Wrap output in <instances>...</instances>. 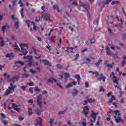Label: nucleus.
Masks as SVG:
<instances>
[{"label": "nucleus", "instance_id": "obj_1", "mask_svg": "<svg viewBox=\"0 0 126 126\" xmlns=\"http://www.w3.org/2000/svg\"><path fill=\"white\" fill-rule=\"evenodd\" d=\"M113 113H115L116 115V116H114L116 123H119L120 122L124 123V120L122 119V117H120V116H121L120 110H115V111L114 110H111L109 111L108 114H113Z\"/></svg>", "mask_w": 126, "mask_h": 126}, {"label": "nucleus", "instance_id": "obj_2", "mask_svg": "<svg viewBox=\"0 0 126 126\" xmlns=\"http://www.w3.org/2000/svg\"><path fill=\"white\" fill-rule=\"evenodd\" d=\"M89 73H93V74H95V77L97 78V80L98 81H101V80H103V82L106 81V77L103 76V74H100L98 72H93L92 71H89Z\"/></svg>", "mask_w": 126, "mask_h": 126}, {"label": "nucleus", "instance_id": "obj_3", "mask_svg": "<svg viewBox=\"0 0 126 126\" xmlns=\"http://www.w3.org/2000/svg\"><path fill=\"white\" fill-rule=\"evenodd\" d=\"M15 88H16V85H14L12 83L10 84V86L8 87L5 92L4 93V96H7L10 92H14L15 91Z\"/></svg>", "mask_w": 126, "mask_h": 126}, {"label": "nucleus", "instance_id": "obj_4", "mask_svg": "<svg viewBox=\"0 0 126 126\" xmlns=\"http://www.w3.org/2000/svg\"><path fill=\"white\" fill-rule=\"evenodd\" d=\"M21 47H22V52L23 54H20L19 56L27 55L28 52L27 51V50L25 49V48L27 49H29V45H28V44H22L21 45Z\"/></svg>", "mask_w": 126, "mask_h": 126}, {"label": "nucleus", "instance_id": "obj_5", "mask_svg": "<svg viewBox=\"0 0 126 126\" xmlns=\"http://www.w3.org/2000/svg\"><path fill=\"white\" fill-rule=\"evenodd\" d=\"M42 99H43V97L42 96V94H38L36 95V101L37 105H38L39 107L42 108L43 107V102H42Z\"/></svg>", "mask_w": 126, "mask_h": 126}, {"label": "nucleus", "instance_id": "obj_6", "mask_svg": "<svg viewBox=\"0 0 126 126\" xmlns=\"http://www.w3.org/2000/svg\"><path fill=\"white\" fill-rule=\"evenodd\" d=\"M26 23L28 26V27H33V30L34 31H36V30H38V27L36 26L35 23H33V22H31L30 21H26Z\"/></svg>", "mask_w": 126, "mask_h": 126}, {"label": "nucleus", "instance_id": "obj_7", "mask_svg": "<svg viewBox=\"0 0 126 126\" xmlns=\"http://www.w3.org/2000/svg\"><path fill=\"white\" fill-rule=\"evenodd\" d=\"M26 23L28 26V27H33V30L34 31H36V30H38V27L36 26L35 23H33V22H31L30 21H26Z\"/></svg>", "mask_w": 126, "mask_h": 126}, {"label": "nucleus", "instance_id": "obj_8", "mask_svg": "<svg viewBox=\"0 0 126 126\" xmlns=\"http://www.w3.org/2000/svg\"><path fill=\"white\" fill-rule=\"evenodd\" d=\"M89 6V5L85 3H82L80 4V6L78 7V9L80 10L81 9L82 7L83 8H84V9H83V11H85L87 10V8Z\"/></svg>", "mask_w": 126, "mask_h": 126}, {"label": "nucleus", "instance_id": "obj_9", "mask_svg": "<svg viewBox=\"0 0 126 126\" xmlns=\"http://www.w3.org/2000/svg\"><path fill=\"white\" fill-rule=\"evenodd\" d=\"M89 110H90V108H89V107H88L87 106H86L84 108V114L86 118H89L88 117V113H89Z\"/></svg>", "mask_w": 126, "mask_h": 126}, {"label": "nucleus", "instance_id": "obj_10", "mask_svg": "<svg viewBox=\"0 0 126 126\" xmlns=\"http://www.w3.org/2000/svg\"><path fill=\"white\" fill-rule=\"evenodd\" d=\"M98 114L99 113H95L93 110L92 111V114L91 115V118L93 119V121H94V122H95V121L96 120V119L97 118V115H98Z\"/></svg>", "mask_w": 126, "mask_h": 126}, {"label": "nucleus", "instance_id": "obj_11", "mask_svg": "<svg viewBox=\"0 0 126 126\" xmlns=\"http://www.w3.org/2000/svg\"><path fill=\"white\" fill-rule=\"evenodd\" d=\"M24 65V63L22 61H17L15 62V65L16 67H20Z\"/></svg>", "mask_w": 126, "mask_h": 126}, {"label": "nucleus", "instance_id": "obj_12", "mask_svg": "<svg viewBox=\"0 0 126 126\" xmlns=\"http://www.w3.org/2000/svg\"><path fill=\"white\" fill-rule=\"evenodd\" d=\"M87 100H84V102H85V103H84L83 104L84 106H85V105H86V104H87L88 103V102L89 103H93V102H95L96 101L94 99H88V97H87Z\"/></svg>", "mask_w": 126, "mask_h": 126}, {"label": "nucleus", "instance_id": "obj_13", "mask_svg": "<svg viewBox=\"0 0 126 126\" xmlns=\"http://www.w3.org/2000/svg\"><path fill=\"white\" fill-rule=\"evenodd\" d=\"M76 85V82H72L71 83H70L68 84L66 86H65V87L66 88H69L70 87H72V86Z\"/></svg>", "mask_w": 126, "mask_h": 126}, {"label": "nucleus", "instance_id": "obj_14", "mask_svg": "<svg viewBox=\"0 0 126 126\" xmlns=\"http://www.w3.org/2000/svg\"><path fill=\"white\" fill-rule=\"evenodd\" d=\"M35 122L37 124V125H38L39 126H42L41 125V124H42V119H41V117H38L35 120Z\"/></svg>", "mask_w": 126, "mask_h": 126}, {"label": "nucleus", "instance_id": "obj_15", "mask_svg": "<svg viewBox=\"0 0 126 126\" xmlns=\"http://www.w3.org/2000/svg\"><path fill=\"white\" fill-rule=\"evenodd\" d=\"M13 108L15 109L17 112H20V108H19V106L15 104V103H13V106L12 107V109Z\"/></svg>", "mask_w": 126, "mask_h": 126}, {"label": "nucleus", "instance_id": "obj_16", "mask_svg": "<svg viewBox=\"0 0 126 126\" xmlns=\"http://www.w3.org/2000/svg\"><path fill=\"white\" fill-rule=\"evenodd\" d=\"M8 29H9V26H7V25L4 26L2 28V32L3 33H4V32H5V31H7V30H8Z\"/></svg>", "mask_w": 126, "mask_h": 126}, {"label": "nucleus", "instance_id": "obj_17", "mask_svg": "<svg viewBox=\"0 0 126 126\" xmlns=\"http://www.w3.org/2000/svg\"><path fill=\"white\" fill-rule=\"evenodd\" d=\"M36 71H34L33 69H31L30 71L32 72V73H36V72H39V71H40V68H39V67H36Z\"/></svg>", "mask_w": 126, "mask_h": 126}, {"label": "nucleus", "instance_id": "obj_18", "mask_svg": "<svg viewBox=\"0 0 126 126\" xmlns=\"http://www.w3.org/2000/svg\"><path fill=\"white\" fill-rule=\"evenodd\" d=\"M44 18L45 19L46 21H51L50 19V15L47 14L44 16Z\"/></svg>", "mask_w": 126, "mask_h": 126}, {"label": "nucleus", "instance_id": "obj_19", "mask_svg": "<svg viewBox=\"0 0 126 126\" xmlns=\"http://www.w3.org/2000/svg\"><path fill=\"white\" fill-rule=\"evenodd\" d=\"M10 80L12 81V82L14 83V82H15L16 81H18V76H16L14 77H13L12 78H11Z\"/></svg>", "mask_w": 126, "mask_h": 126}, {"label": "nucleus", "instance_id": "obj_20", "mask_svg": "<svg viewBox=\"0 0 126 126\" xmlns=\"http://www.w3.org/2000/svg\"><path fill=\"white\" fill-rule=\"evenodd\" d=\"M120 79H119V78L117 77H114L113 78V82L114 83H116V84H119V80Z\"/></svg>", "mask_w": 126, "mask_h": 126}, {"label": "nucleus", "instance_id": "obj_21", "mask_svg": "<svg viewBox=\"0 0 126 126\" xmlns=\"http://www.w3.org/2000/svg\"><path fill=\"white\" fill-rule=\"evenodd\" d=\"M115 88H117L119 90V91H120V95H119V98H121V96H122V89H121V87L118 85H116L115 86Z\"/></svg>", "mask_w": 126, "mask_h": 126}, {"label": "nucleus", "instance_id": "obj_22", "mask_svg": "<svg viewBox=\"0 0 126 126\" xmlns=\"http://www.w3.org/2000/svg\"><path fill=\"white\" fill-rule=\"evenodd\" d=\"M77 93H78V91L76 89H74L72 92V96H76Z\"/></svg>", "mask_w": 126, "mask_h": 126}, {"label": "nucleus", "instance_id": "obj_23", "mask_svg": "<svg viewBox=\"0 0 126 126\" xmlns=\"http://www.w3.org/2000/svg\"><path fill=\"white\" fill-rule=\"evenodd\" d=\"M28 115L29 116H32L33 115V109L31 107L29 108Z\"/></svg>", "mask_w": 126, "mask_h": 126}, {"label": "nucleus", "instance_id": "obj_24", "mask_svg": "<svg viewBox=\"0 0 126 126\" xmlns=\"http://www.w3.org/2000/svg\"><path fill=\"white\" fill-rule=\"evenodd\" d=\"M106 53L108 56H112V55H113L112 51H111L109 47H107Z\"/></svg>", "mask_w": 126, "mask_h": 126}, {"label": "nucleus", "instance_id": "obj_25", "mask_svg": "<svg viewBox=\"0 0 126 126\" xmlns=\"http://www.w3.org/2000/svg\"><path fill=\"white\" fill-rule=\"evenodd\" d=\"M42 62L45 65H48V66H51V63L49 62H48V61L42 60Z\"/></svg>", "mask_w": 126, "mask_h": 126}, {"label": "nucleus", "instance_id": "obj_26", "mask_svg": "<svg viewBox=\"0 0 126 126\" xmlns=\"http://www.w3.org/2000/svg\"><path fill=\"white\" fill-rule=\"evenodd\" d=\"M73 50H74V48L73 47H68L67 48V50H66V52H70V53H73V51H72Z\"/></svg>", "mask_w": 126, "mask_h": 126}, {"label": "nucleus", "instance_id": "obj_27", "mask_svg": "<svg viewBox=\"0 0 126 126\" xmlns=\"http://www.w3.org/2000/svg\"><path fill=\"white\" fill-rule=\"evenodd\" d=\"M48 82H50L51 83H54V82H57V80L53 78H50L48 80Z\"/></svg>", "mask_w": 126, "mask_h": 126}, {"label": "nucleus", "instance_id": "obj_28", "mask_svg": "<svg viewBox=\"0 0 126 126\" xmlns=\"http://www.w3.org/2000/svg\"><path fill=\"white\" fill-rule=\"evenodd\" d=\"M14 48L16 52H20V49L16 44L14 46Z\"/></svg>", "mask_w": 126, "mask_h": 126}, {"label": "nucleus", "instance_id": "obj_29", "mask_svg": "<svg viewBox=\"0 0 126 126\" xmlns=\"http://www.w3.org/2000/svg\"><path fill=\"white\" fill-rule=\"evenodd\" d=\"M32 56H25L24 59H27V60H28V62H29L30 61H31V60H32Z\"/></svg>", "mask_w": 126, "mask_h": 126}, {"label": "nucleus", "instance_id": "obj_30", "mask_svg": "<svg viewBox=\"0 0 126 126\" xmlns=\"http://www.w3.org/2000/svg\"><path fill=\"white\" fill-rule=\"evenodd\" d=\"M126 57L125 56L123 57V59L122 62H121V64H122V66H124V65H125V63H126V61H125V60H126Z\"/></svg>", "mask_w": 126, "mask_h": 126}, {"label": "nucleus", "instance_id": "obj_31", "mask_svg": "<svg viewBox=\"0 0 126 126\" xmlns=\"http://www.w3.org/2000/svg\"><path fill=\"white\" fill-rule=\"evenodd\" d=\"M101 62H102V60L99 59L97 62L95 63V66H97V67L99 66Z\"/></svg>", "mask_w": 126, "mask_h": 126}, {"label": "nucleus", "instance_id": "obj_32", "mask_svg": "<svg viewBox=\"0 0 126 126\" xmlns=\"http://www.w3.org/2000/svg\"><path fill=\"white\" fill-rule=\"evenodd\" d=\"M112 1V0H105L103 1V4H109L110 2Z\"/></svg>", "mask_w": 126, "mask_h": 126}, {"label": "nucleus", "instance_id": "obj_33", "mask_svg": "<svg viewBox=\"0 0 126 126\" xmlns=\"http://www.w3.org/2000/svg\"><path fill=\"white\" fill-rule=\"evenodd\" d=\"M12 57H13V53L8 54L6 55V58H9V59H11V58H12Z\"/></svg>", "mask_w": 126, "mask_h": 126}, {"label": "nucleus", "instance_id": "obj_34", "mask_svg": "<svg viewBox=\"0 0 126 126\" xmlns=\"http://www.w3.org/2000/svg\"><path fill=\"white\" fill-rule=\"evenodd\" d=\"M91 59H92V57L87 58L86 59V63H90V61H91Z\"/></svg>", "mask_w": 126, "mask_h": 126}, {"label": "nucleus", "instance_id": "obj_35", "mask_svg": "<svg viewBox=\"0 0 126 126\" xmlns=\"http://www.w3.org/2000/svg\"><path fill=\"white\" fill-rule=\"evenodd\" d=\"M111 4L114 5V4H120V2L119 1H112L111 2Z\"/></svg>", "mask_w": 126, "mask_h": 126}, {"label": "nucleus", "instance_id": "obj_36", "mask_svg": "<svg viewBox=\"0 0 126 126\" xmlns=\"http://www.w3.org/2000/svg\"><path fill=\"white\" fill-rule=\"evenodd\" d=\"M21 14L22 18H24V9L23 8L21 9Z\"/></svg>", "mask_w": 126, "mask_h": 126}, {"label": "nucleus", "instance_id": "obj_37", "mask_svg": "<svg viewBox=\"0 0 126 126\" xmlns=\"http://www.w3.org/2000/svg\"><path fill=\"white\" fill-rule=\"evenodd\" d=\"M16 22L15 24V28L16 29H17L18 28V26H19V21L15 22Z\"/></svg>", "mask_w": 126, "mask_h": 126}, {"label": "nucleus", "instance_id": "obj_38", "mask_svg": "<svg viewBox=\"0 0 126 126\" xmlns=\"http://www.w3.org/2000/svg\"><path fill=\"white\" fill-rule=\"evenodd\" d=\"M53 9H57L58 12H60V10H59V6H58V5H54L53 6Z\"/></svg>", "mask_w": 126, "mask_h": 126}, {"label": "nucleus", "instance_id": "obj_39", "mask_svg": "<svg viewBox=\"0 0 126 126\" xmlns=\"http://www.w3.org/2000/svg\"><path fill=\"white\" fill-rule=\"evenodd\" d=\"M55 39H56V36H52L50 39V41L53 43H55Z\"/></svg>", "mask_w": 126, "mask_h": 126}, {"label": "nucleus", "instance_id": "obj_40", "mask_svg": "<svg viewBox=\"0 0 126 126\" xmlns=\"http://www.w3.org/2000/svg\"><path fill=\"white\" fill-rule=\"evenodd\" d=\"M107 67H109L110 68H112L113 66H114V63H112L111 64H108L106 65Z\"/></svg>", "mask_w": 126, "mask_h": 126}, {"label": "nucleus", "instance_id": "obj_41", "mask_svg": "<svg viewBox=\"0 0 126 126\" xmlns=\"http://www.w3.org/2000/svg\"><path fill=\"white\" fill-rule=\"evenodd\" d=\"M95 121L94 120H92V119H91L90 122H89L90 126H93V123H94Z\"/></svg>", "mask_w": 126, "mask_h": 126}, {"label": "nucleus", "instance_id": "obj_42", "mask_svg": "<svg viewBox=\"0 0 126 126\" xmlns=\"http://www.w3.org/2000/svg\"><path fill=\"white\" fill-rule=\"evenodd\" d=\"M53 122H54V119H50L48 122V124H49L50 126H53Z\"/></svg>", "mask_w": 126, "mask_h": 126}, {"label": "nucleus", "instance_id": "obj_43", "mask_svg": "<svg viewBox=\"0 0 126 126\" xmlns=\"http://www.w3.org/2000/svg\"><path fill=\"white\" fill-rule=\"evenodd\" d=\"M0 116L2 120H3V119H5V118H6L5 115L3 114V113H1Z\"/></svg>", "mask_w": 126, "mask_h": 126}, {"label": "nucleus", "instance_id": "obj_44", "mask_svg": "<svg viewBox=\"0 0 126 126\" xmlns=\"http://www.w3.org/2000/svg\"><path fill=\"white\" fill-rule=\"evenodd\" d=\"M75 78L78 79V82H79V81H80V76L79 75H76L75 77Z\"/></svg>", "mask_w": 126, "mask_h": 126}, {"label": "nucleus", "instance_id": "obj_45", "mask_svg": "<svg viewBox=\"0 0 126 126\" xmlns=\"http://www.w3.org/2000/svg\"><path fill=\"white\" fill-rule=\"evenodd\" d=\"M0 46L1 47H3V46H4V42H3V40L0 41Z\"/></svg>", "mask_w": 126, "mask_h": 126}, {"label": "nucleus", "instance_id": "obj_46", "mask_svg": "<svg viewBox=\"0 0 126 126\" xmlns=\"http://www.w3.org/2000/svg\"><path fill=\"white\" fill-rule=\"evenodd\" d=\"M91 44H94L95 43V39L92 38L91 39H90Z\"/></svg>", "mask_w": 126, "mask_h": 126}, {"label": "nucleus", "instance_id": "obj_47", "mask_svg": "<svg viewBox=\"0 0 126 126\" xmlns=\"http://www.w3.org/2000/svg\"><path fill=\"white\" fill-rule=\"evenodd\" d=\"M12 18L13 19V20H14L15 22L18 21V19H16L15 16H12Z\"/></svg>", "mask_w": 126, "mask_h": 126}, {"label": "nucleus", "instance_id": "obj_48", "mask_svg": "<svg viewBox=\"0 0 126 126\" xmlns=\"http://www.w3.org/2000/svg\"><path fill=\"white\" fill-rule=\"evenodd\" d=\"M86 121V119H84V122H82V126H86V123H85Z\"/></svg>", "mask_w": 126, "mask_h": 126}, {"label": "nucleus", "instance_id": "obj_49", "mask_svg": "<svg viewBox=\"0 0 126 126\" xmlns=\"http://www.w3.org/2000/svg\"><path fill=\"white\" fill-rule=\"evenodd\" d=\"M2 124H3L4 126H6V124H7L8 122L6 120H2Z\"/></svg>", "mask_w": 126, "mask_h": 126}, {"label": "nucleus", "instance_id": "obj_50", "mask_svg": "<svg viewBox=\"0 0 126 126\" xmlns=\"http://www.w3.org/2000/svg\"><path fill=\"white\" fill-rule=\"evenodd\" d=\"M26 87H27V86H21V89H22V90H23L24 91H25V89H26Z\"/></svg>", "mask_w": 126, "mask_h": 126}, {"label": "nucleus", "instance_id": "obj_51", "mask_svg": "<svg viewBox=\"0 0 126 126\" xmlns=\"http://www.w3.org/2000/svg\"><path fill=\"white\" fill-rule=\"evenodd\" d=\"M4 76L7 77V78H9V75L7 74L6 73H4Z\"/></svg>", "mask_w": 126, "mask_h": 126}, {"label": "nucleus", "instance_id": "obj_52", "mask_svg": "<svg viewBox=\"0 0 126 126\" xmlns=\"http://www.w3.org/2000/svg\"><path fill=\"white\" fill-rule=\"evenodd\" d=\"M36 113L38 116H40V115H41V111L40 110H36Z\"/></svg>", "mask_w": 126, "mask_h": 126}, {"label": "nucleus", "instance_id": "obj_53", "mask_svg": "<svg viewBox=\"0 0 126 126\" xmlns=\"http://www.w3.org/2000/svg\"><path fill=\"white\" fill-rule=\"evenodd\" d=\"M30 75V74H25L24 75V77H25V78H27V77H29Z\"/></svg>", "mask_w": 126, "mask_h": 126}, {"label": "nucleus", "instance_id": "obj_54", "mask_svg": "<svg viewBox=\"0 0 126 126\" xmlns=\"http://www.w3.org/2000/svg\"><path fill=\"white\" fill-rule=\"evenodd\" d=\"M104 88H102V87H100V89H99V92H104Z\"/></svg>", "mask_w": 126, "mask_h": 126}, {"label": "nucleus", "instance_id": "obj_55", "mask_svg": "<svg viewBox=\"0 0 126 126\" xmlns=\"http://www.w3.org/2000/svg\"><path fill=\"white\" fill-rule=\"evenodd\" d=\"M113 106H115V108H116L117 109V108H119V106H118V105H117V103L113 102Z\"/></svg>", "mask_w": 126, "mask_h": 126}, {"label": "nucleus", "instance_id": "obj_56", "mask_svg": "<svg viewBox=\"0 0 126 126\" xmlns=\"http://www.w3.org/2000/svg\"><path fill=\"white\" fill-rule=\"evenodd\" d=\"M112 102H113V100L110 99V100L107 102V103L108 104V105H109V106H111V103H112Z\"/></svg>", "mask_w": 126, "mask_h": 126}, {"label": "nucleus", "instance_id": "obj_57", "mask_svg": "<svg viewBox=\"0 0 126 126\" xmlns=\"http://www.w3.org/2000/svg\"><path fill=\"white\" fill-rule=\"evenodd\" d=\"M110 100L114 101V100H116V98H115V97H114V95H112L111 96Z\"/></svg>", "mask_w": 126, "mask_h": 126}, {"label": "nucleus", "instance_id": "obj_58", "mask_svg": "<svg viewBox=\"0 0 126 126\" xmlns=\"http://www.w3.org/2000/svg\"><path fill=\"white\" fill-rule=\"evenodd\" d=\"M35 58L36 60H39V59L41 58V55H38L36 56H35Z\"/></svg>", "mask_w": 126, "mask_h": 126}, {"label": "nucleus", "instance_id": "obj_59", "mask_svg": "<svg viewBox=\"0 0 126 126\" xmlns=\"http://www.w3.org/2000/svg\"><path fill=\"white\" fill-rule=\"evenodd\" d=\"M28 102L31 103L32 105H33V99H29V100L28 101Z\"/></svg>", "mask_w": 126, "mask_h": 126}, {"label": "nucleus", "instance_id": "obj_60", "mask_svg": "<svg viewBox=\"0 0 126 126\" xmlns=\"http://www.w3.org/2000/svg\"><path fill=\"white\" fill-rule=\"evenodd\" d=\"M28 84L29 86H33V85H34V83L33 82L28 83Z\"/></svg>", "mask_w": 126, "mask_h": 126}, {"label": "nucleus", "instance_id": "obj_61", "mask_svg": "<svg viewBox=\"0 0 126 126\" xmlns=\"http://www.w3.org/2000/svg\"><path fill=\"white\" fill-rule=\"evenodd\" d=\"M69 29L71 32H73V28H72L71 26H69Z\"/></svg>", "mask_w": 126, "mask_h": 126}, {"label": "nucleus", "instance_id": "obj_62", "mask_svg": "<svg viewBox=\"0 0 126 126\" xmlns=\"http://www.w3.org/2000/svg\"><path fill=\"white\" fill-rule=\"evenodd\" d=\"M57 67H58V68H63V66L59 64L57 65Z\"/></svg>", "mask_w": 126, "mask_h": 126}, {"label": "nucleus", "instance_id": "obj_63", "mask_svg": "<svg viewBox=\"0 0 126 126\" xmlns=\"http://www.w3.org/2000/svg\"><path fill=\"white\" fill-rule=\"evenodd\" d=\"M40 19H41V17L38 16L36 17L35 20L36 21H39V20H40Z\"/></svg>", "mask_w": 126, "mask_h": 126}, {"label": "nucleus", "instance_id": "obj_64", "mask_svg": "<svg viewBox=\"0 0 126 126\" xmlns=\"http://www.w3.org/2000/svg\"><path fill=\"white\" fill-rule=\"evenodd\" d=\"M70 75L69 74H65V78H68L69 77Z\"/></svg>", "mask_w": 126, "mask_h": 126}]
</instances>
